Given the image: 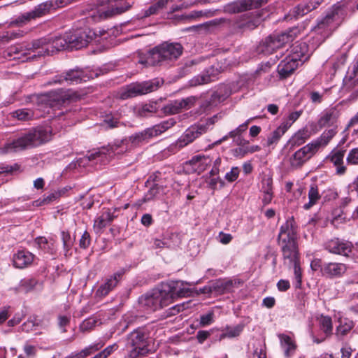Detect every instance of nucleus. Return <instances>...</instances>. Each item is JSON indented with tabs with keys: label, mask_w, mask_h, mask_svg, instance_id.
<instances>
[{
	"label": "nucleus",
	"mask_w": 358,
	"mask_h": 358,
	"mask_svg": "<svg viewBox=\"0 0 358 358\" xmlns=\"http://www.w3.org/2000/svg\"><path fill=\"white\" fill-rule=\"evenodd\" d=\"M176 122L173 118H170L152 127L135 133L128 138L117 141L113 145L103 147L98 150L89 153L86 156L77 159L74 164V167L77 166L80 167L85 166L90 162L92 161H96V163L99 162L100 163L105 164L115 155H121L127 152L134 147H137L147 143L152 137L162 134L173 127Z\"/></svg>",
	"instance_id": "obj_1"
},
{
	"label": "nucleus",
	"mask_w": 358,
	"mask_h": 358,
	"mask_svg": "<svg viewBox=\"0 0 358 358\" xmlns=\"http://www.w3.org/2000/svg\"><path fill=\"white\" fill-rule=\"evenodd\" d=\"M50 138L49 131L42 128L31 130L20 137L8 141L0 148L1 154H10L38 146Z\"/></svg>",
	"instance_id": "obj_2"
},
{
	"label": "nucleus",
	"mask_w": 358,
	"mask_h": 358,
	"mask_svg": "<svg viewBox=\"0 0 358 358\" xmlns=\"http://www.w3.org/2000/svg\"><path fill=\"white\" fill-rule=\"evenodd\" d=\"M182 52L183 47L180 43L164 42L150 50L146 59L141 60L140 62L147 65L170 66Z\"/></svg>",
	"instance_id": "obj_3"
},
{
	"label": "nucleus",
	"mask_w": 358,
	"mask_h": 358,
	"mask_svg": "<svg viewBox=\"0 0 358 358\" xmlns=\"http://www.w3.org/2000/svg\"><path fill=\"white\" fill-rule=\"evenodd\" d=\"M283 258H292L299 254L297 227L293 217L288 219L280 229L278 237Z\"/></svg>",
	"instance_id": "obj_4"
},
{
	"label": "nucleus",
	"mask_w": 358,
	"mask_h": 358,
	"mask_svg": "<svg viewBox=\"0 0 358 358\" xmlns=\"http://www.w3.org/2000/svg\"><path fill=\"white\" fill-rule=\"evenodd\" d=\"M151 342L147 331L138 328L131 332L127 338L126 348L129 358H138L150 352Z\"/></svg>",
	"instance_id": "obj_5"
},
{
	"label": "nucleus",
	"mask_w": 358,
	"mask_h": 358,
	"mask_svg": "<svg viewBox=\"0 0 358 358\" xmlns=\"http://www.w3.org/2000/svg\"><path fill=\"white\" fill-rule=\"evenodd\" d=\"M299 29L292 27L286 31L275 33L266 37L260 45V51L264 54H272L287 43L292 41L297 36Z\"/></svg>",
	"instance_id": "obj_6"
},
{
	"label": "nucleus",
	"mask_w": 358,
	"mask_h": 358,
	"mask_svg": "<svg viewBox=\"0 0 358 358\" xmlns=\"http://www.w3.org/2000/svg\"><path fill=\"white\" fill-rule=\"evenodd\" d=\"M43 41H33L30 43H20L11 45L4 52V57L26 62L38 57L37 51Z\"/></svg>",
	"instance_id": "obj_7"
},
{
	"label": "nucleus",
	"mask_w": 358,
	"mask_h": 358,
	"mask_svg": "<svg viewBox=\"0 0 358 358\" xmlns=\"http://www.w3.org/2000/svg\"><path fill=\"white\" fill-rule=\"evenodd\" d=\"M161 285L139 298L140 304L150 311H156L170 305V298L166 295Z\"/></svg>",
	"instance_id": "obj_8"
},
{
	"label": "nucleus",
	"mask_w": 358,
	"mask_h": 358,
	"mask_svg": "<svg viewBox=\"0 0 358 358\" xmlns=\"http://www.w3.org/2000/svg\"><path fill=\"white\" fill-rule=\"evenodd\" d=\"M162 83L163 81L159 79H154L140 83H132L121 91L120 98L121 99H127L150 93L157 90Z\"/></svg>",
	"instance_id": "obj_9"
},
{
	"label": "nucleus",
	"mask_w": 358,
	"mask_h": 358,
	"mask_svg": "<svg viewBox=\"0 0 358 358\" xmlns=\"http://www.w3.org/2000/svg\"><path fill=\"white\" fill-rule=\"evenodd\" d=\"M36 41H43V44H41L38 47L37 51L38 57L52 55L53 53L62 50L65 48H69L66 34L64 36H58L55 38H41Z\"/></svg>",
	"instance_id": "obj_10"
},
{
	"label": "nucleus",
	"mask_w": 358,
	"mask_h": 358,
	"mask_svg": "<svg viewBox=\"0 0 358 358\" xmlns=\"http://www.w3.org/2000/svg\"><path fill=\"white\" fill-rule=\"evenodd\" d=\"M213 124L212 119H208L205 123L195 124L187 128L176 142V146L182 148L192 143L195 139L206 134L209 126Z\"/></svg>",
	"instance_id": "obj_11"
},
{
	"label": "nucleus",
	"mask_w": 358,
	"mask_h": 358,
	"mask_svg": "<svg viewBox=\"0 0 358 358\" xmlns=\"http://www.w3.org/2000/svg\"><path fill=\"white\" fill-rule=\"evenodd\" d=\"M69 47L71 49H80L87 45L96 36L94 31L89 28L79 29L73 32L66 33Z\"/></svg>",
	"instance_id": "obj_12"
},
{
	"label": "nucleus",
	"mask_w": 358,
	"mask_h": 358,
	"mask_svg": "<svg viewBox=\"0 0 358 358\" xmlns=\"http://www.w3.org/2000/svg\"><path fill=\"white\" fill-rule=\"evenodd\" d=\"M161 287L166 295L170 298V304L178 298L191 296L192 292L189 288L185 287L184 282L180 280L164 282Z\"/></svg>",
	"instance_id": "obj_13"
},
{
	"label": "nucleus",
	"mask_w": 358,
	"mask_h": 358,
	"mask_svg": "<svg viewBox=\"0 0 358 358\" xmlns=\"http://www.w3.org/2000/svg\"><path fill=\"white\" fill-rule=\"evenodd\" d=\"M85 80L83 71L79 69H71L60 75H57L50 80L46 85H74Z\"/></svg>",
	"instance_id": "obj_14"
},
{
	"label": "nucleus",
	"mask_w": 358,
	"mask_h": 358,
	"mask_svg": "<svg viewBox=\"0 0 358 358\" xmlns=\"http://www.w3.org/2000/svg\"><path fill=\"white\" fill-rule=\"evenodd\" d=\"M197 98L189 96L180 100H175L169 102L162 110L166 115H174L180 113L182 110H188L195 105Z\"/></svg>",
	"instance_id": "obj_15"
},
{
	"label": "nucleus",
	"mask_w": 358,
	"mask_h": 358,
	"mask_svg": "<svg viewBox=\"0 0 358 358\" xmlns=\"http://www.w3.org/2000/svg\"><path fill=\"white\" fill-rule=\"evenodd\" d=\"M73 99L72 93L70 91L52 92L48 94L42 95L40 101L44 102L45 108H53L64 104L66 101Z\"/></svg>",
	"instance_id": "obj_16"
},
{
	"label": "nucleus",
	"mask_w": 358,
	"mask_h": 358,
	"mask_svg": "<svg viewBox=\"0 0 358 358\" xmlns=\"http://www.w3.org/2000/svg\"><path fill=\"white\" fill-rule=\"evenodd\" d=\"M313 144L308 143L296 151L289 158V163L292 168L301 167L315 153Z\"/></svg>",
	"instance_id": "obj_17"
},
{
	"label": "nucleus",
	"mask_w": 358,
	"mask_h": 358,
	"mask_svg": "<svg viewBox=\"0 0 358 358\" xmlns=\"http://www.w3.org/2000/svg\"><path fill=\"white\" fill-rule=\"evenodd\" d=\"M262 12L256 11L252 14H245L242 15L236 23L237 28L245 30H253L263 22Z\"/></svg>",
	"instance_id": "obj_18"
},
{
	"label": "nucleus",
	"mask_w": 358,
	"mask_h": 358,
	"mask_svg": "<svg viewBox=\"0 0 358 358\" xmlns=\"http://www.w3.org/2000/svg\"><path fill=\"white\" fill-rule=\"evenodd\" d=\"M268 0H238L227 6L228 11L241 13L248 10L258 8L268 3Z\"/></svg>",
	"instance_id": "obj_19"
},
{
	"label": "nucleus",
	"mask_w": 358,
	"mask_h": 358,
	"mask_svg": "<svg viewBox=\"0 0 358 358\" xmlns=\"http://www.w3.org/2000/svg\"><path fill=\"white\" fill-rule=\"evenodd\" d=\"M326 248L331 253L348 256L352 251V244L348 241L334 238L327 243Z\"/></svg>",
	"instance_id": "obj_20"
},
{
	"label": "nucleus",
	"mask_w": 358,
	"mask_h": 358,
	"mask_svg": "<svg viewBox=\"0 0 358 358\" xmlns=\"http://www.w3.org/2000/svg\"><path fill=\"white\" fill-rule=\"evenodd\" d=\"M301 62L296 61L289 55H287L278 66L280 78L285 79L289 77L300 66Z\"/></svg>",
	"instance_id": "obj_21"
},
{
	"label": "nucleus",
	"mask_w": 358,
	"mask_h": 358,
	"mask_svg": "<svg viewBox=\"0 0 358 358\" xmlns=\"http://www.w3.org/2000/svg\"><path fill=\"white\" fill-rule=\"evenodd\" d=\"M220 71L218 68L212 66L208 68L202 74L199 75L190 81L192 86L207 84L213 82L218 78Z\"/></svg>",
	"instance_id": "obj_22"
},
{
	"label": "nucleus",
	"mask_w": 358,
	"mask_h": 358,
	"mask_svg": "<svg viewBox=\"0 0 358 358\" xmlns=\"http://www.w3.org/2000/svg\"><path fill=\"white\" fill-rule=\"evenodd\" d=\"M346 271L344 264L336 262L324 263L322 268V275L329 278L339 277Z\"/></svg>",
	"instance_id": "obj_23"
},
{
	"label": "nucleus",
	"mask_w": 358,
	"mask_h": 358,
	"mask_svg": "<svg viewBox=\"0 0 358 358\" xmlns=\"http://www.w3.org/2000/svg\"><path fill=\"white\" fill-rule=\"evenodd\" d=\"M322 1L323 0H309L307 3H301L293 8L292 15L295 17L303 16L317 8Z\"/></svg>",
	"instance_id": "obj_24"
},
{
	"label": "nucleus",
	"mask_w": 358,
	"mask_h": 358,
	"mask_svg": "<svg viewBox=\"0 0 358 358\" xmlns=\"http://www.w3.org/2000/svg\"><path fill=\"white\" fill-rule=\"evenodd\" d=\"M289 55L296 61L301 62V64H302L310 57L308 45L305 42L296 43L292 46Z\"/></svg>",
	"instance_id": "obj_25"
},
{
	"label": "nucleus",
	"mask_w": 358,
	"mask_h": 358,
	"mask_svg": "<svg viewBox=\"0 0 358 358\" xmlns=\"http://www.w3.org/2000/svg\"><path fill=\"white\" fill-rule=\"evenodd\" d=\"M34 255L27 250H19L14 255L13 262L15 267L23 268L31 264L33 262Z\"/></svg>",
	"instance_id": "obj_26"
},
{
	"label": "nucleus",
	"mask_w": 358,
	"mask_h": 358,
	"mask_svg": "<svg viewBox=\"0 0 358 358\" xmlns=\"http://www.w3.org/2000/svg\"><path fill=\"white\" fill-rule=\"evenodd\" d=\"M122 277L120 273H115L108 278L103 284L100 285L96 291V294L101 296H106L113 289H114Z\"/></svg>",
	"instance_id": "obj_27"
},
{
	"label": "nucleus",
	"mask_w": 358,
	"mask_h": 358,
	"mask_svg": "<svg viewBox=\"0 0 358 358\" xmlns=\"http://www.w3.org/2000/svg\"><path fill=\"white\" fill-rule=\"evenodd\" d=\"M211 162L212 160L209 156L203 155H195L189 161V164L193 166L194 171L198 173L204 171L210 165Z\"/></svg>",
	"instance_id": "obj_28"
},
{
	"label": "nucleus",
	"mask_w": 358,
	"mask_h": 358,
	"mask_svg": "<svg viewBox=\"0 0 358 358\" xmlns=\"http://www.w3.org/2000/svg\"><path fill=\"white\" fill-rule=\"evenodd\" d=\"M345 150H337L332 152L328 157L327 159L336 167V172L338 175H343L346 171V167L343 165V158Z\"/></svg>",
	"instance_id": "obj_29"
},
{
	"label": "nucleus",
	"mask_w": 358,
	"mask_h": 358,
	"mask_svg": "<svg viewBox=\"0 0 358 358\" xmlns=\"http://www.w3.org/2000/svg\"><path fill=\"white\" fill-rule=\"evenodd\" d=\"M116 211L117 208H114L113 210L111 209H108L103 212L94 220V227L99 230L105 228L117 217V215H115Z\"/></svg>",
	"instance_id": "obj_30"
},
{
	"label": "nucleus",
	"mask_w": 358,
	"mask_h": 358,
	"mask_svg": "<svg viewBox=\"0 0 358 358\" xmlns=\"http://www.w3.org/2000/svg\"><path fill=\"white\" fill-rule=\"evenodd\" d=\"M285 264L289 267L294 268V278L296 281V287H300L301 285V271L300 267L299 254L294 255V257L283 258Z\"/></svg>",
	"instance_id": "obj_31"
},
{
	"label": "nucleus",
	"mask_w": 358,
	"mask_h": 358,
	"mask_svg": "<svg viewBox=\"0 0 358 358\" xmlns=\"http://www.w3.org/2000/svg\"><path fill=\"white\" fill-rule=\"evenodd\" d=\"M233 286V282L231 280L220 279L212 283L209 287V292H215L221 294L229 292Z\"/></svg>",
	"instance_id": "obj_32"
},
{
	"label": "nucleus",
	"mask_w": 358,
	"mask_h": 358,
	"mask_svg": "<svg viewBox=\"0 0 358 358\" xmlns=\"http://www.w3.org/2000/svg\"><path fill=\"white\" fill-rule=\"evenodd\" d=\"M336 134V130L334 127L326 130L322 133L319 138L313 141L310 144H313V148L317 151L320 147L327 145Z\"/></svg>",
	"instance_id": "obj_33"
},
{
	"label": "nucleus",
	"mask_w": 358,
	"mask_h": 358,
	"mask_svg": "<svg viewBox=\"0 0 358 358\" xmlns=\"http://www.w3.org/2000/svg\"><path fill=\"white\" fill-rule=\"evenodd\" d=\"M279 338L280 340L281 346L284 350L285 356L286 357H291L296 350L295 343L287 335L280 334Z\"/></svg>",
	"instance_id": "obj_34"
},
{
	"label": "nucleus",
	"mask_w": 358,
	"mask_h": 358,
	"mask_svg": "<svg viewBox=\"0 0 358 358\" xmlns=\"http://www.w3.org/2000/svg\"><path fill=\"white\" fill-rule=\"evenodd\" d=\"M160 101H151L143 104L138 110L139 115L148 117L157 112L160 108Z\"/></svg>",
	"instance_id": "obj_35"
},
{
	"label": "nucleus",
	"mask_w": 358,
	"mask_h": 358,
	"mask_svg": "<svg viewBox=\"0 0 358 358\" xmlns=\"http://www.w3.org/2000/svg\"><path fill=\"white\" fill-rule=\"evenodd\" d=\"M52 1H48L36 6L34 10L29 11L33 20L41 17L49 13L50 10L53 7Z\"/></svg>",
	"instance_id": "obj_36"
},
{
	"label": "nucleus",
	"mask_w": 358,
	"mask_h": 358,
	"mask_svg": "<svg viewBox=\"0 0 358 358\" xmlns=\"http://www.w3.org/2000/svg\"><path fill=\"white\" fill-rule=\"evenodd\" d=\"M102 346L103 344L101 343L90 345L78 352H72L71 355L66 357L65 358H85L92 353L100 350L102 348Z\"/></svg>",
	"instance_id": "obj_37"
},
{
	"label": "nucleus",
	"mask_w": 358,
	"mask_h": 358,
	"mask_svg": "<svg viewBox=\"0 0 358 358\" xmlns=\"http://www.w3.org/2000/svg\"><path fill=\"white\" fill-rule=\"evenodd\" d=\"M337 118L336 112L334 110H329L324 112L318 120V125L320 128L333 125Z\"/></svg>",
	"instance_id": "obj_38"
},
{
	"label": "nucleus",
	"mask_w": 358,
	"mask_h": 358,
	"mask_svg": "<svg viewBox=\"0 0 358 358\" xmlns=\"http://www.w3.org/2000/svg\"><path fill=\"white\" fill-rule=\"evenodd\" d=\"M340 324L337 327L336 330V335L338 337H343L347 335L354 327V322L347 318L341 319L339 320Z\"/></svg>",
	"instance_id": "obj_39"
},
{
	"label": "nucleus",
	"mask_w": 358,
	"mask_h": 358,
	"mask_svg": "<svg viewBox=\"0 0 358 358\" xmlns=\"http://www.w3.org/2000/svg\"><path fill=\"white\" fill-rule=\"evenodd\" d=\"M320 199V194H319L318 187L316 185L313 184L310 186L308 191V202L305 203L303 208L306 210L310 209L314 205L317 203L318 200Z\"/></svg>",
	"instance_id": "obj_40"
},
{
	"label": "nucleus",
	"mask_w": 358,
	"mask_h": 358,
	"mask_svg": "<svg viewBox=\"0 0 358 358\" xmlns=\"http://www.w3.org/2000/svg\"><path fill=\"white\" fill-rule=\"evenodd\" d=\"M310 136L309 131L307 129H303L296 132L289 140V143L292 146H299L303 144Z\"/></svg>",
	"instance_id": "obj_41"
},
{
	"label": "nucleus",
	"mask_w": 358,
	"mask_h": 358,
	"mask_svg": "<svg viewBox=\"0 0 358 358\" xmlns=\"http://www.w3.org/2000/svg\"><path fill=\"white\" fill-rule=\"evenodd\" d=\"M243 324H238L235 327H227L220 337V339H224L225 338H234L238 336L243 330Z\"/></svg>",
	"instance_id": "obj_42"
},
{
	"label": "nucleus",
	"mask_w": 358,
	"mask_h": 358,
	"mask_svg": "<svg viewBox=\"0 0 358 358\" xmlns=\"http://www.w3.org/2000/svg\"><path fill=\"white\" fill-rule=\"evenodd\" d=\"M131 7V5L129 3H126L124 6H117L115 8H112L111 9H108L106 11L102 12L100 14L101 18H107L112 17L115 15L121 14L127 10H129Z\"/></svg>",
	"instance_id": "obj_43"
},
{
	"label": "nucleus",
	"mask_w": 358,
	"mask_h": 358,
	"mask_svg": "<svg viewBox=\"0 0 358 358\" xmlns=\"http://www.w3.org/2000/svg\"><path fill=\"white\" fill-rule=\"evenodd\" d=\"M12 117L21 121H27L34 117V113L28 108L18 109L11 113Z\"/></svg>",
	"instance_id": "obj_44"
},
{
	"label": "nucleus",
	"mask_w": 358,
	"mask_h": 358,
	"mask_svg": "<svg viewBox=\"0 0 358 358\" xmlns=\"http://www.w3.org/2000/svg\"><path fill=\"white\" fill-rule=\"evenodd\" d=\"M61 237L63 242V248L65 252V255L66 256L69 255V252L74 244L75 238H71L70 234L68 231H62Z\"/></svg>",
	"instance_id": "obj_45"
},
{
	"label": "nucleus",
	"mask_w": 358,
	"mask_h": 358,
	"mask_svg": "<svg viewBox=\"0 0 358 358\" xmlns=\"http://www.w3.org/2000/svg\"><path fill=\"white\" fill-rule=\"evenodd\" d=\"M25 32L22 30L17 31H7L0 36V43H8L12 40L22 38L25 35Z\"/></svg>",
	"instance_id": "obj_46"
},
{
	"label": "nucleus",
	"mask_w": 358,
	"mask_h": 358,
	"mask_svg": "<svg viewBox=\"0 0 358 358\" xmlns=\"http://www.w3.org/2000/svg\"><path fill=\"white\" fill-rule=\"evenodd\" d=\"M320 324L322 330L327 336H329L332 334L333 325L330 317L322 315L320 318Z\"/></svg>",
	"instance_id": "obj_47"
},
{
	"label": "nucleus",
	"mask_w": 358,
	"mask_h": 358,
	"mask_svg": "<svg viewBox=\"0 0 358 358\" xmlns=\"http://www.w3.org/2000/svg\"><path fill=\"white\" fill-rule=\"evenodd\" d=\"M31 20H33V18L30 13L27 12L21 15L15 20L11 21L8 24V27H12L15 26H22V24H26Z\"/></svg>",
	"instance_id": "obj_48"
},
{
	"label": "nucleus",
	"mask_w": 358,
	"mask_h": 358,
	"mask_svg": "<svg viewBox=\"0 0 358 358\" xmlns=\"http://www.w3.org/2000/svg\"><path fill=\"white\" fill-rule=\"evenodd\" d=\"M215 14L214 11H211L210 10H193L188 14V17L189 18V21L193 19L200 18L201 17H210L213 16Z\"/></svg>",
	"instance_id": "obj_49"
},
{
	"label": "nucleus",
	"mask_w": 358,
	"mask_h": 358,
	"mask_svg": "<svg viewBox=\"0 0 358 358\" xmlns=\"http://www.w3.org/2000/svg\"><path fill=\"white\" fill-rule=\"evenodd\" d=\"M252 119L250 118V119H248L247 121H245L244 123H243L242 124L239 125L237 128H236L235 129L231 131L229 133V136H230V138H236V136L240 137V136L246 131V129H248V124L250 122V121L252 120Z\"/></svg>",
	"instance_id": "obj_50"
},
{
	"label": "nucleus",
	"mask_w": 358,
	"mask_h": 358,
	"mask_svg": "<svg viewBox=\"0 0 358 358\" xmlns=\"http://www.w3.org/2000/svg\"><path fill=\"white\" fill-rule=\"evenodd\" d=\"M282 135L283 134L281 131H280L278 129H276L270 134L269 136H268L266 141V145L271 147L273 146V145H275Z\"/></svg>",
	"instance_id": "obj_51"
},
{
	"label": "nucleus",
	"mask_w": 358,
	"mask_h": 358,
	"mask_svg": "<svg viewBox=\"0 0 358 358\" xmlns=\"http://www.w3.org/2000/svg\"><path fill=\"white\" fill-rule=\"evenodd\" d=\"M346 161L348 164L357 165L358 164V148H353L350 150Z\"/></svg>",
	"instance_id": "obj_52"
},
{
	"label": "nucleus",
	"mask_w": 358,
	"mask_h": 358,
	"mask_svg": "<svg viewBox=\"0 0 358 358\" xmlns=\"http://www.w3.org/2000/svg\"><path fill=\"white\" fill-rule=\"evenodd\" d=\"M159 192V187L155 185L152 186L145 194L143 200L145 202L154 199Z\"/></svg>",
	"instance_id": "obj_53"
},
{
	"label": "nucleus",
	"mask_w": 358,
	"mask_h": 358,
	"mask_svg": "<svg viewBox=\"0 0 358 358\" xmlns=\"http://www.w3.org/2000/svg\"><path fill=\"white\" fill-rule=\"evenodd\" d=\"M103 122L107 128L113 129L118 127L120 124V122L118 121L117 118H115L113 116L107 115L105 117Z\"/></svg>",
	"instance_id": "obj_54"
},
{
	"label": "nucleus",
	"mask_w": 358,
	"mask_h": 358,
	"mask_svg": "<svg viewBox=\"0 0 358 358\" xmlns=\"http://www.w3.org/2000/svg\"><path fill=\"white\" fill-rule=\"evenodd\" d=\"M214 318V313L210 311L207 314L200 316V325L202 327L208 326L213 323Z\"/></svg>",
	"instance_id": "obj_55"
},
{
	"label": "nucleus",
	"mask_w": 358,
	"mask_h": 358,
	"mask_svg": "<svg viewBox=\"0 0 358 358\" xmlns=\"http://www.w3.org/2000/svg\"><path fill=\"white\" fill-rule=\"evenodd\" d=\"M239 173L240 169L238 167H232L231 171L226 173L224 178L228 182H232L238 178Z\"/></svg>",
	"instance_id": "obj_56"
},
{
	"label": "nucleus",
	"mask_w": 358,
	"mask_h": 358,
	"mask_svg": "<svg viewBox=\"0 0 358 358\" xmlns=\"http://www.w3.org/2000/svg\"><path fill=\"white\" fill-rule=\"evenodd\" d=\"M96 321L94 319L89 318L84 320L80 326V329L81 331H88L93 329L95 326Z\"/></svg>",
	"instance_id": "obj_57"
},
{
	"label": "nucleus",
	"mask_w": 358,
	"mask_h": 358,
	"mask_svg": "<svg viewBox=\"0 0 358 358\" xmlns=\"http://www.w3.org/2000/svg\"><path fill=\"white\" fill-rule=\"evenodd\" d=\"M90 243H91L90 235L87 231H85L83 234V235L79 241V245L81 248L86 249L89 247V245H90Z\"/></svg>",
	"instance_id": "obj_58"
},
{
	"label": "nucleus",
	"mask_w": 358,
	"mask_h": 358,
	"mask_svg": "<svg viewBox=\"0 0 358 358\" xmlns=\"http://www.w3.org/2000/svg\"><path fill=\"white\" fill-rule=\"evenodd\" d=\"M260 150L259 145L246 146L245 148H239L236 149V152L241 153L242 155H245L247 153H253Z\"/></svg>",
	"instance_id": "obj_59"
},
{
	"label": "nucleus",
	"mask_w": 358,
	"mask_h": 358,
	"mask_svg": "<svg viewBox=\"0 0 358 358\" xmlns=\"http://www.w3.org/2000/svg\"><path fill=\"white\" fill-rule=\"evenodd\" d=\"M333 22V17L331 15H326L321 21H320L317 25L316 29L319 31L320 29H325L326 27L329 26Z\"/></svg>",
	"instance_id": "obj_60"
},
{
	"label": "nucleus",
	"mask_w": 358,
	"mask_h": 358,
	"mask_svg": "<svg viewBox=\"0 0 358 358\" xmlns=\"http://www.w3.org/2000/svg\"><path fill=\"white\" fill-rule=\"evenodd\" d=\"M117 349V344H113L106 348L103 351L99 352L98 356L99 358H107L113 351Z\"/></svg>",
	"instance_id": "obj_61"
},
{
	"label": "nucleus",
	"mask_w": 358,
	"mask_h": 358,
	"mask_svg": "<svg viewBox=\"0 0 358 358\" xmlns=\"http://www.w3.org/2000/svg\"><path fill=\"white\" fill-rule=\"evenodd\" d=\"M273 198V194L271 192V187L270 186V182L268 181V187L267 189L264 192V196L262 199V201L264 205L268 204Z\"/></svg>",
	"instance_id": "obj_62"
},
{
	"label": "nucleus",
	"mask_w": 358,
	"mask_h": 358,
	"mask_svg": "<svg viewBox=\"0 0 358 358\" xmlns=\"http://www.w3.org/2000/svg\"><path fill=\"white\" fill-rule=\"evenodd\" d=\"M225 22H227L225 18H219L205 22L206 31L211 27H217Z\"/></svg>",
	"instance_id": "obj_63"
},
{
	"label": "nucleus",
	"mask_w": 358,
	"mask_h": 358,
	"mask_svg": "<svg viewBox=\"0 0 358 358\" xmlns=\"http://www.w3.org/2000/svg\"><path fill=\"white\" fill-rule=\"evenodd\" d=\"M323 265L320 259H315L310 263L311 269L314 271H320L322 273Z\"/></svg>",
	"instance_id": "obj_64"
}]
</instances>
